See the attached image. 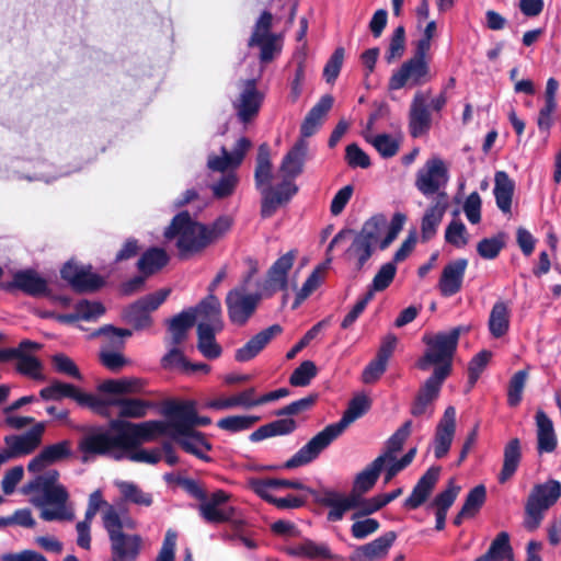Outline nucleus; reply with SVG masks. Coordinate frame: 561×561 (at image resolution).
Wrapping results in <instances>:
<instances>
[{
    "label": "nucleus",
    "instance_id": "f257e3e1",
    "mask_svg": "<svg viewBox=\"0 0 561 561\" xmlns=\"http://www.w3.org/2000/svg\"><path fill=\"white\" fill-rule=\"evenodd\" d=\"M232 224V218L224 215L210 225H204L193 219L188 211H181L173 217L163 234L167 240L175 241L181 259H188L225 237Z\"/></svg>",
    "mask_w": 561,
    "mask_h": 561
},
{
    "label": "nucleus",
    "instance_id": "f03ea898",
    "mask_svg": "<svg viewBox=\"0 0 561 561\" xmlns=\"http://www.w3.org/2000/svg\"><path fill=\"white\" fill-rule=\"evenodd\" d=\"M59 477L58 470L50 469L37 474L22 488L24 494H34L30 501L41 510L39 517L45 522H70L75 518L69 492L59 483Z\"/></svg>",
    "mask_w": 561,
    "mask_h": 561
},
{
    "label": "nucleus",
    "instance_id": "7ed1b4c3",
    "mask_svg": "<svg viewBox=\"0 0 561 561\" xmlns=\"http://www.w3.org/2000/svg\"><path fill=\"white\" fill-rule=\"evenodd\" d=\"M387 217L383 214H376L368 218L359 231L352 229L340 230L328 245L327 252L342 242L350 241L343 253V260L355 272H360L373 256L376 248H379L380 237L386 230Z\"/></svg>",
    "mask_w": 561,
    "mask_h": 561
},
{
    "label": "nucleus",
    "instance_id": "20e7f679",
    "mask_svg": "<svg viewBox=\"0 0 561 561\" xmlns=\"http://www.w3.org/2000/svg\"><path fill=\"white\" fill-rule=\"evenodd\" d=\"M370 408V400L365 394L355 396L348 403L342 419L333 424L325 426L321 432L313 436L285 463V469H294L306 466L317 459L319 455L336 439L345 428L355 420L364 415Z\"/></svg>",
    "mask_w": 561,
    "mask_h": 561
},
{
    "label": "nucleus",
    "instance_id": "39448f33",
    "mask_svg": "<svg viewBox=\"0 0 561 561\" xmlns=\"http://www.w3.org/2000/svg\"><path fill=\"white\" fill-rule=\"evenodd\" d=\"M462 331L461 327H456L449 331L437 333H425L422 337L426 348L424 354L417 359L416 367L421 370H428L431 366L434 369H446V378L451 371V362L457 348L458 340Z\"/></svg>",
    "mask_w": 561,
    "mask_h": 561
},
{
    "label": "nucleus",
    "instance_id": "423d86ee",
    "mask_svg": "<svg viewBox=\"0 0 561 561\" xmlns=\"http://www.w3.org/2000/svg\"><path fill=\"white\" fill-rule=\"evenodd\" d=\"M78 430L82 433L78 440V451L81 454L82 462H90L99 456L108 455L114 449H124L122 432L112 428V421L108 426H80Z\"/></svg>",
    "mask_w": 561,
    "mask_h": 561
},
{
    "label": "nucleus",
    "instance_id": "0eeeda50",
    "mask_svg": "<svg viewBox=\"0 0 561 561\" xmlns=\"http://www.w3.org/2000/svg\"><path fill=\"white\" fill-rule=\"evenodd\" d=\"M561 496V483L549 479L545 483L535 484L525 504L524 526L527 530H536L548 511Z\"/></svg>",
    "mask_w": 561,
    "mask_h": 561
},
{
    "label": "nucleus",
    "instance_id": "6e6552de",
    "mask_svg": "<svg viewBox=\"0 0 561 561\" xmlns=\"http://www.w3.org/2000/svg\"><path fill=\"white\" fill-rule=\"evenodd\" d=\"M165 419L167 421L151 420L141 423L112 420V428L121 430L124 449H131L159 436H169L171 423L175 421V416H165Z\"/></svg>",
    "mask_w": 561,
    "mask_h": 561
},
{
    "label": "nucleus",
    "instance_id": "1a4fd4ad",
    "mask_svg": "<svg viewBox=\"0 0 561 561\" xmlns=\"http://www.w3.org/2000/svg\"><path fill=\"white\" fill-rule=\"evenodd\" d=\"M448 180L449 174L445 162L438 157H433L416 172L415 187L425 197L436 201L442 194H447Z\"/></svg>",
    "mask_w": 561,
    "mask_h": 561
},
{
    "label": "nucleus",
    "instance_id": "9d476101",
    "mask_svg": "<svg viewBox=\"0 0 561 561\" xmlns=\"http://www.w3.org/2000/svg\"><path fill=\"white\" fill-rule=\"evenodd\" d=\"M446 379V369H434L416 392L411 404L410 413L415 417L431 419L435 412L442 386Z\"/></svg>",
    "mask_w": 561,
    "mask_h": 561
},
{
    "label": "nucleus",
    "instance_id": "9b49d317",
    "mask_svg": "<svg viewBox=\"0 0 561 561\" xmlns=\"http://www.w3.org/2000/svg\"><path fill=\"white\" fill-rule=\"evenodd\" d=\"M170 289H160L149 294L134 304L126 307L123 311V320L133 325L135 330H145L151 325L150 312L158 309L167 299Z\"/></svg>",
    "mask_w": 561,
    "mask_h": 561
},
{
    "label": "nucleus",
    "instance_id": "f8f14e48",
    "mask_svg": "<svg viewBox=\"0 0 561 561\" xmlns=\"http://www.w3.org/2000/svg\"><path fill=\"white\" fill-rule=\"evenodd\" d=\"M43 400L60 401L65 398L75 400L79 405L91 409L94 413L104 412L105 404L101 401V397L85 393L71 383L54 380L49 386L39 391Z\"/></svg>",
    "mask_w": 561,
    "mask_h": 561
},
{
    "label": "nucleus",
    "instance_id": "ddd939ff",
    "mask_svg": "<svg viewBox=\"0 0 561 561\" xmlns=\"http://www.w3.org/2000/svg\"><path fill=\"white\" fill-rule=\"evenodd\" d=\"M238 88L240 92L232 105L238 119L248 124L257 116L264 101V93L257 89L255 79L241 80Z\"/></svg>",
    "mask_w": 561,
    "mask_h": 561
},
{
    "label": "nucleus",
    "instance_id": "4468645a",
    "mask_svg": "<svg viewBox=\"0 0 561 561\" xmlns=\"http://www.w3.org/2000/svg\"><path fill=\"white\" fill-rule=\"evenodd\" d=\"M260 294H247L245 286L231 289L226 297V305L229 319L232 323L243 325L254 313L259 301Z\"/></svg>",
    "mask_w": 561,
    "mask_h": 561
},
{
    "label": "nucleus",
    "instance_id": "2eb2a0df",
    "mask_svg": "<svg viewBox=\"0 0 561 561\" xmlns=\"http://www.w3.org/2000/svg\"><path fill=\"white\" fill-rule=\"evenodd\" d=\"M163 416H175L179 423L180 433L185 430H194L195 426H207L211 423L208 416H198L196 412V403L187 400L182 402L168 401L162 408Z\"/></svg>",
    "mask_w": 561,
    "mask_h": 561
},
{
    "label": "nucleus",
    "instance_id": "dca6fc26",
    "mask_svg": "<svg viewBox=\"0 0 561 561\" xmlns=\"http://www.w3.org/2000/svg\"><path fill=\"white\" fill-rule=\"evenodd\" d=\"M428 64L426 60L410 58L402 64L389 80L390 90H399L403 87H416L428 80Z\"/></svg>",
    "mask_w": 561,
    "mask_h": 561
},
{
    "label": "nucleus",
    "instance_id": "f3484780",
    "mask_svg": "<svg viewBox=\"0 0 561 561\" xmlns=\"http://www.w3.org/2000/svg\"><path fill=\"white\" fill-rule=\"evenodd\" d=\"M61 277L67 280L71 287L80 293L94 291L103 286V278L92 272L90 265H77L67 263L61 270Z\"/></svg>",
    "mask_w": 561,
    "mask_h": 561
},
{
    "label": "nucleus",
    "instance_id": "a211bd4d",
    "mask_svg": "<svg viewBox=\"0 0 561 561\" xmlns=\"http://www.w3.org/2000/svg\"><path fill=\"white\" fill-rule=\"evenodd\" d=\"M293 180L284 176V180L275 187L266 186L262 190V217H271L283 203L288 202L296 194L298 188Z\"/></svg>",
    "mask_w": 561,
    "mask_h": 561
},
{
    "label": "nucleus",
    "instance_id": "6ab92c4d",
    "mask_svg": "<svg viewBox=\"0 0 561 561\" xmlns=\"http://www.w3.org/2000/svg\"><path fill=\"white\" fill-rule=\"evenodd\" d=\"M72 456L71 442L64 439L55 444L45 446L27 463V470L31 473H41L47 467L66 460Z\"/></svg>",
    "mask_w": 561,
    "mask_h": 561
},
{
    "label": "nucleus",
    "instance_id": "aec40b11",
    "mask_svg": "<svg viewBox=\"0 0 561 561\" xmlns=\"http://www.w3.org/2000/svg\"><path fill=\"white\" fill-rule=\"evenodd\" d=\"M169 436L186 453H190L202 460L209 461V457L206 453L210 450L211 446L201 432L195 430H185L183 433H180L179 423L172 422Z\"/></svg>",
    "mask_w": 561,
    "mask_h": 561
},
{
    "label": "nucleus",
    "instance_id": "412c9836",
    "mask_svg": "<svg viewBox=\"0 0 561 561\" xmlns=\"http://www.w3.org/2000/svg\"><path fill=\"white\" fill-rule=\"evenodd\" d=\"M455 433L456 409L453 405H449L446 408L435 431L433 449L436 459H442L448 454L454 440Z\"/></svg>",
    "mask_w": 561,
    "mask_h": 561
},
{
    "label": "nucleus",
    "instance_id": "4be33fe9",
    "mask_svg": "<svg viewBox=\"0 0 561 561\" xmlns=\"http://www.w3.org/2000/svg\"><path fill=\"white\" fill-rule=\"evenodd\" d=\"M431 122L428 94L419 91L415 93L410 106L409 129L411 136L417 138L426 134L431 127Z\"/></svg>",
    "mask_w": 561,
    "mask_h": 561
},
{
    "label": "nucleus",
    "instance_id": "5701e85b",
    "mask_svg": "<svg viewBox=\"0 0 561 561\" xmlns=\"http://www.w3.org/2000/svg\"><path fill=\"white\" fill-rule=\"evenodd\" d=\"M251 147V141L241 137L236 142L234 148L229 152L226 147L220 148V156L209 154L207 159V167L211 171L225 172L228 169L237 168L241 164L247 151Z\"/></svg>",
    "mask_w": 561,
    "mask_h": 561
},
{
    "label": "nucleus",
    "instance_id": "b1692460",
    "mask_svg": "<svg viewBox=\"0 0 561 561\" xmlns=\"http://www.w3.org/2000/svg\"><path fill=\"white\" fill-rule=\"evenodd\" d=\"M319 502L330 507L328 519L331 522L341 520L344 514L352 508H360V495L355 493L345 496L332 490H324Z\"/></svg>",
    "mask_w": 561,
    "mask_h": 561
},
{
    "label": "nucleus",
    "instance_id": "393cba45",
    "mask_svg": "<svg viewBox=\"0 0 561 561\" xmlns=\"http://www.w3.org/2000/svg\"><path fill=\"white\" fill-rule=\"evenodd\" d=\"M439 472V467H431L426 470L419 479L410 496L405 499L403 504L405 508L416 510L426 502L438 481Z\"/></svg>",
    "mask_w": 561,
    "mask_h": 561
},
{
    "label": "nucleus",
    "instance_id": "a878e982",
    "mask_svg": "<svg viewBox=\"0 0 561 561\" xmlns=\"http://www.w3.org/2000/svg\"><path fill=\"white\" fill-rule=\"evenodd\" d=\"M112 558L114 561H136L141 547V537L118 533L108 537Z\"/></svg>",
    "mask_w": 561,
    "mask_h": 561
},
{
    "label": "nucleus",
    "instance_id": "bb28decb",
    "mask_svg": "<svg viewBox=\"0 0 561 561\" xmlns=\"http://www.w3.org/2000/svg\"><path fill=\"white\" fill-rule=\"evenodd\" d=\"M448 206V195L442 194L438 199L433 201L427 207L421 221V237L424 241L432 239L436 234Z\"/></svg>",
    "mask_w": 561,
    "mask_h": 561
},
{
    "label": "nucleus",
    "instance_id": "cd10ccee",
    "mask_svg": "<svg viewBox=\"0 0 561 561\" xmlns=\"http://www.w3.org/2000/svg\"><path fill=\"white\" fill-rule=\"evenodd\" d=\"M283 331L279 324H273L253 337H251L242 347L238 348L234 354L237 362L244 363L254 358L270 342L273 337L280 334Z\"/></svg>",
    "mask_w": 561,
    "mask_h": 561
},
{
    "label": "nucleus",
    "instance_id": "c85d7f7f",
    "mask_svg": "<svg viewBox=\"0 0 561 561\" xmlns=\"http://www.w3.org/2000/svg\"><path fill=\"white\" fill-rule=\"evenodd\" d=\"M196 314L198 324H206L208 329L222 330L221 305L214 294H208L195 308H188Z\"/></svg>",
    "mask_w": 561,
    "mask_h": 561
},
{
    "label": "nucleus",
    "instance_id": "c756f323",
    "mask_svg": "<svg viewBox=\"0 0 561 561\" xmlns=\"http://www.w3.org/2000/svg\"><path fill=\"white\" fill-rule=\"evenodd\" d=\"M297 257V250H290L279 256L267 272L266 284L273 290H286L288 287V273Z\"/></svg>",
    "mask_w": 561,
    "mask_h": 561
},
{
    "label": "nucleus",
    "instance_id": "7c9ffc66",
    "mask_svg": "<svg viewBox=\"0 0 561 561\" xmlns=\"http://www.w3.org/2000/svg\"><path fill=\"white\" fill-rule=\"evenodd\" d=\"M467 265L466 259H458L444 267L439 279V289L443 296L449 297L460 290Z\"/></svg>",
    "mask_w": 561,
    "mask_h": 561
},
{
    "label": "nucleus",
    "instance_id": "2f4dec72",
    "mask_svg": "<svg viewBox=\"0 0 561 561\" xmlns=\"http://www.w3.org/2000/svg\"><path fill=\"white\" fill-rule=\"evenodd\" d=\"M307 156L308 141L306 140V137L300 135V138L283 158L279 170L284 173V176L289 179L297 178L304 171V164L307 160Z\"/></svg>",
    "mask_w": 561,
    "mask_h": 561
},
{
    "label": "nucleus",
    "instance_id": "473e14b6",
    "mask_svg": "<svg viewBox=\"0 0 561 561\" xmlns=\"http://www.w3.org/2000/svg\"><path fill=\"white\" fill-rule=\"evenodd\" d=\"M9 287L18 288L33 297L46 296L49 293L47 280L34 270L16 272Z\"/></svg>",
    "mask_w": 561,
    "mask_h": 561
},
{
    "label": "nucleus",
    "instance_id": "72a5a7b5",
    "mask_svg": "<svg viewBox=\"0 0 561 561\" xmlns=\"http://www.w3.org/2000/svg\"><path fill=\"white\" fill-rule=\"evenodd\" d=\"M101 401L105 404L104 412L100 415H108L110 408L116 405L119 408L118 415L121 417L139 419L147 415L152 403L142 399H105L101 397Z\"/></svg>",
    "mask_w": 561,
    "mask_h": 561
},
{
    "label": "nucleus",
    "instance_id": "f704fd0d",
    "mask_svg": "<svg viewBox=\"0 0 561 561\" xmlns=\"http://www.w3.org/2000/svg\"><path fill=\"white\" fill-rule=\"evenodd\" d=\"M333 103L334 99L332 95L325 94L321 96V99L308 112L301 124L300 135L302 137L308 138L317 133Z\"/></svg>",
    "mask_w": 561,
    "mask_h": 561
},
{
    "label": "nucleus",
    "instance_id": "c9c22d12",
    "mask_svg": "<svg viewBox=\"0 0 561 561\" xmlns=\"http://www.w3.org/2000/svg\"><path fill=\"white\" fill-rule=\"evenodd\" d=\"M333 103L334 99L332 95L325 94L321 96V99L308 112L301 124L300 135L302 137L308 138L317 133Z\"/></svg>",
    "mask_w": 561,
    "mask_h": 561
},
{
    "label": "nucleus",
    "instance_id": "e433bc0d",
    "mask_svg": "<svg viewBox=\"0 0 561 561\" xmlns=\"http://www.w3.org/2000/svg\"><path fill=\"white\" fill-rule=\"evenodd\" d=\"M397 539L394 531H388L375 540L357 548L355 558L363 561H376L387 557L389 549Z\"/></svg>",
    "mask_w": 561,
    "mask_h": 561
},
{
    "label": "nucleus",
    "instance_id": "4c0bfd02",
    "mask_svg": "<svg viewBox=\"0 0 561 561\" xmlns=\"http://www.w3.org/2000/svg\"><path fill=\"white\" fill-rule=\"evenodd\" d=\"M3 442L5 447L1 448L0 451L8 461L31 455L38 448V445L26 432L23 434L7 435Z\"/></svg>",
    "mask_w": 561,
    "mask_h": 561
},
{
    "label": "nucleus",
    "instance_id": "58836bf2",
    "mask_svg": "<svg viewBox=\"0 0 561 561\" xmlns=\"http://www.w3.org/2000/svg\"><path fill=\"white\" fill-rule=\"evenodd\" d=\"M493 195L497 208L503 214H511L513 196L515 193V181L506 172L497 171L494 175Z\"/></svg>",
    "mask_w": 561,
    "mask_h": 561
},
{
    "label": "nucleus",
    "instance_id": "ea45409f",
    "mask_svg": "<svg viewBox=\"0 0 561 561\" xmlns=\"http://www.w3.org/2000/svg\"><path fill=\"white\" fill-rule=\"evenodd\" d=\"M255 388L251 387L228 398H217L205 403V408L213 410H229L233 408L251 409L256 407Z\"/></svg>",
    "mask_w": 561,
    "mask_h": 561
},
{
    "label": "nucleus",
    "instance_id": "a19ab883",
    "mask_svg": "<svg viewBox=\"0 0 561 561\" xmlns=\"http://www.w3.org/2000/svg\"><path fill=\"white\" fill-rule=\"evenodd\" d=\"M288 553L294 557H301L311 560H332L336 556L331 552V549L325 542H316L311 539H305L288 548Z\"/></svg>",
    "mask_w": 561,
    "mask_h": 561
},
{
    "label": "nucleus",
    "instance_id": "79ce46f5",
    "mask_svg": "<svg viewBox=\"0 0 561 561\" xmlns=\"http://www.w3.org/2000/svg\"><path fill=\"white\" fill-rule=\"evenodd\" d=\"M537 425V448L540 454L552 453L557 447V436L553 423L550 417L541 410L536 413Z\"/></svg>",
    "mask_w": 561,
    "mask_h": 561
},
{
    "label": "nucleus",
    "instance_id": "37998d69",
    "mask_svg": "<svg viewBox=\"0 0 561 561\" xmlns=\"http://www.w3.org/2000/svg\"><path fill=\"white\" fill-rule=\"evenodd\" d=\"M522 459L520 443L518 438L511 439L504 448V460L499 473V482H507L516 472Z\"/></svg>",
    "mask_w": 561,
    "mask_h": 561
},
{
    "label": "nucleus",
    "instance_id": "c03bdc74",
    "mask_svg": "<svg viewBox=\"0 0 561 561\" xmlns=\"http://www.w3.org/2000/svg\"><path fill=\"white\" fill-rule=\"evenodd\" d=\"M34 171L32 173H20L19 171H14L12 178L16 179H26L28 181H43L49 183L59 176L67 175L68 171H59L57 172L51 164H48L44 161H37L34 164ZM0 179H11V175H2L0 174Z\"/></svg>",
    "mask_w": 561,
    "mask_h": 561
},
{
    "label": "nucleus",
    "instance_id": "a18cd8bd",
    "mask_svg": "<svg viewBox=\"0 0 561 561\" xmlns=\"http://www.w3.org/2000/svg\"><path fill=\"white\" fill-rule=\"evenodd\" d=\"M255 186L262 193L266 186H271L272 163L270 160V148L266 144L259 147L256 168L254 173Z\"/></svg>",
    "mask_w": 561,
    "mask_h": 561
},
{
    "label": "nucleus",
    "instance_id": "49530a36",
    "mask_svg": "<svg viewBox=\"0 0 561 561\" xmlns=\"http://www.w3.org/2000/svg\"><path fill=\"white\" fill-rule=\"evenodd\" d=\"M220 331L208 329L206 324H197V348L208 359H215L221 354V347L215 340L216 334Z\"/></svg>",
    "mask_w": 561,
    "mask_h": 561
},
{
    "label": "nucleus",
    "instance_id": "de8ad7c7",
    "mask_svg": "<svg viewBox=\"0 0 561 561\" xmlns=\"http://www.w3.org/2000/svg\"><path fill=\"white\" fill-rule=\"evenodd\" d=\"M196 314L192 310H183L174 316L169 322V331L172 335V343L178 345L182 343L186 336L187 331L194 325Z\"/></svg>",
    "mask_w": 561,
    "mask_h": 561
},
{
    "label": "nucleus",
    "instance_id": "09e8293b",
    "mask_svg": "<svg viewBox=\"0 0 561 561\" xmlns=\"http://www.w3.org/2000/svg\"><path fill=\"white\" fill-rule=\"evenodd\" d=\"M385 466L383 458L377 457L370 465L360 471L354 480V493H365L369 491L377 482Z\"/></svg>",
    "mask_w": 561,
    "mask_h": 561
},
{
    "label": "nucleus",
    "instance_id": "8fccbe9b",
    "mask_svg": "<svg viewBox=\"0 0 561 561\" xmlns=\"http://www.w3.org/2000/svg\"><path fill=\"white\" fill-rule=\"evenodd\" d=\"M412 428V421L404 422L386 442V449L385 451L379 455L378 457L383 458V463L386 465L387 461H392L393 456L398 451H400L403 447L404 442L408 439V437L411 434Z\"/></svg>",
    "mask_w": 561,
    "mask_h": 561
},
{
    "label": "nucleus",
    "instance_id": "3c124183",
    "mask_svg": "<svg viewBox=\"0 0 561 561\" xmlns=\"http://www.w3.org/2000/svg\"><path fill=\"white\" fill-rule=\"evenodd\" d=\"M168 261L169 256L163 249L151 248L141 255L137 266L142 274L150 275L162 268Z\"/></svg>",
    "mask_w": 561,
    "mask_h": 561
},
{
    "label": "nucleus",
    "instance_id": "603ef678",
    "mask_svg": "<svg viewBox=\"0 0 561 561\" xmlns=\"http://www.w3.org/2000/svg\"><path fill=\"white\" fill-rule=\"evenodd\" d=\"M133 332L128 329H119L113 325H104L96 335L103 339L101 350H119L125 344V339L131 336Z\"/></svg>",
    "mask_w": 561,
    "mask_h": 561
},
{
    "label": "nucleus",
    "instance_id": "864d4df0",
    "mask_svg": "<svg viewBox=\"0 0 561 561\" xmlns=\"http://www.w3.org/2000/svg\"><path fill=\"white\" fill-rule=\"evenodd\" d=\"M123 499L136 505L150 506L152 504V495L144 492L137 484L128 481H116Z\"/></svg>",
    "mask_w": 561,
    "mask_h": 561
},
{
    "label": "nucleus",
    "instance_id": "5fc2aeb1",
    "mask_svg": "<svg viewBox=\"0 0 561 561\" xmlns=\"http://www.w3.org/2000/svg\"><path fill=\"white\" fill-rule=\"evenodd\" d=\"M103 526L106 529L108 537L118 533H123V528H133L134 522L130 518L123 519L118 511L113 505H107L103 512Z\"/></svg>",
    "mask_w": 561,
    "mask_h": 561
},
{
    "label": "nucleus",
    "instance_id": "6e6d98bb",
    "mask_svg": "<svg viewBox=\"0 0 561 561\" xmlns=\"http://www.w3.org/2000/svg\"><path fill=\"white\" fill-rule=\"evenodd\" d=\"M364 137L383 158H391L399 150V140L388 134H365Z\"/></svg>",
    "mask_w": 561,
    "mask_h": 561
},
{
    "label": "nucleus",
    "instance_id": "4d7b16f0",
    "mask_svg": "<svg viewBox=\"0 0 561 561\" xmlns=\"http://www.w3.org/2000/svg\"><path fill=\"white\" fill-rule=\"evenodd\" d=\"M324 265L317 266L297 291L293 309L298 308L322 283Z\"/></svg>",
    "mask_w": 561,
    "mask_h": 561
},
{
    "label": "nucleus",
    "instance_id": "13d9d810",
    "mask_svg": "<svg viewBox=\"0 0 561 561\" xmlns=\"http://www.w3.org/2000/svg\"><path fill=\"white\" fill-rule=\"evenodd\" d=\"M403 492L402 488H398L389 493L385 494H378L374 497L363 500L360 497V513L362 515H370L390 502L394 501L397 497H399Z\"/></svg>",
    "mask_w": 561,
    "mask_h": 561
},
{
    "label": "nucleus",
    "instance_id": "bf43d9fd",
    "mask_svg": "<svg viewBox=\"0 0 561 561\" xmlns=\"http://www.w3.org/2000/svg\"><path fill=\"white\" fill-rule=\"evenodd\" d=\"M259 421L260 416L256 415H232L219 420L217 426L230 433H238L249 430Z\"/></svg>",
    "mask_w": 561,
    "mask_h": 561
},
{
    "label": "nucleus",
    "instance_id": "052dcab7",
    "mask_svg": "<svg viewBox=\"0 0 561 561\" xmlns=\"http://www.w3.org/2000/svg\"><path fill=\"white\" fill-rule=\"evenodd\" d=\"M239 184V176L234 172L225 173L210 186L213 195L217 199L231 196Z\"/></svg>",
    "mask_w": 561,
    "mask_h": 561
},
{
    "label": "nucleus",
    "instance_id": "680f3d73",
    "mask_svg": "<svg viewBox=\"0 0 561 561\" xmlns=\"http://www.w3.org/2000/svg\"><path fill=\"white\" fill-rule=\"evenodd\" d=\"M396 273L397 266L394 262H388L381 265V267L374 276L367 293H371L374 295L376 291H382L386 288H388L389 285L392 283Z\"/></svg>",
    "mask_w": 561,
    "mask_h": 561
},
{
    "label": "nucleus",
    "instance_id": "e2e57ef3",
    "mask_svg": "<svg viewBox=\"0 0 561 561\" xmlns=\"http://www.w3.org/2000/svg\"><path fill=\"white\" fill-rule=\"evenodd\" d=\"M199 514L208 523H225L233 518L234 508L229 506L220 507L202 503L199 505Z\"/></svg>",
    "mask_w": 561,
    "mask_h": 561
},
{
    "label": "nucleus",
    "instance_id": "0e129e2a",
    "mask_svg": "<svg viewBox=\"0 0 561 561\" xmlns=\"http://www.w3.org/2000/svg\"><path fill=\"white\" fill-rule=\"evenodd\" d=\"M124 453L115 454V459L127 458L135 462H146L150 465H154L160 461L162 458V451L158 448L154 449H138V450H129L124 449Z\"/></svg>",
    "mask_w": 561,
    "mask_h": 561
},
{
    "label": "nucleus",
    "instance_id": "69168bd1",
    "mask_svg": "<svg viewBox=\"0 0 561 561\" xmlns=\"http://www.w3.org/2000/svg\"><path fill=\"white\" fill-rule=\"evenodd\" d=\"M510 328V312L503 301L493 306V337L503 336Z\"/></svg>",
    "mask_w": 561,
    "mask_h": 561
},
{
    "label": "nucleus",
    "instance_id": "338daca9",
    "mask_svg": "<svg viewBox=\"0 0 561 561\" xmlns=\"http://www.w3.org/2000/svg\"><path fill=\"white\" fill-rule=\"evenodd\" d=\"M317 375V367L313 362H302L290 375L289 382L294 387H306Z\"/></svg>",
    "mask_w": 561,
    "mask_h": 561
},
{
    "label": "nucleus",
    "instance_id": "774afa93",
    "mask_svg": "<svg viewBox=\"0 0 561 561\" xmlns=\"http://www.w3.org/2000/svg\"><path fill=\"white\" fill-rule=\"evenodd\" d=\"M513 549L510 543V535L506 531L497 534L493 539V561H512Z\"/></svg>",
    "mask_w": 561,
    "mask_h": 561
}]
</instances>
